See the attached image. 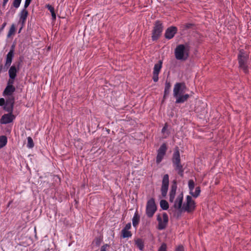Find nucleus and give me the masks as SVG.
Wrapping results in <instances>:
<instances>
[{
  "label": "nucleus",
  "mask_w": 251,
  "mask_h": 251,
  "mask_svg": "<svg viewBox=\"0 0 251 251\" xmlns=\"http://www.w3.org/2000/svg\"><path fill=\"white\" fill-rule=\"evenodd\" d=\"M196 207V203L190 196H187L186 202L183 204L182 211H187L188 213L193 211Z\"/></svg>",
  "instance_id": "obj_6"
},
{
  "label": "nucleus",
  "mask_w": 251,
  "mask_h": 251,
  "mask_svg": "<svg viewBox=\"0 0 251 251\" xmlns=\"http://www.w3.org/2000/svg\"><path fill=\"white\" fill-rule=\"evenodd\" d=\"M157 220L158 222V229L162 230L166 228L168 223V216L166 213H164L162 218L158 215L157 217Z\"/></svg>",
  "instance_id": "obj_9"
},
{
  "label": "nucleus",
  "mask_w": 251,
  "mask_h": 251,
  "mask_svg": "<svg viewBox=\"0 0 251 251\" xmlns=\"http://www.w3.org/2000/svg\"><path fill=\"white\" fill-rule=\"evenodd\" d=\"M160 205L161 208L165 210H166L169 208V204L168 202L164 200H162L160 202Z\"/></svg>",
  "instance_id": "obj_25"
},
{
  "label": "nucleus",
  "mask_w": 251,
  "mask_h": 251,
  "mask_svg": "<svg viewBox=\"0 0 251 251\" xmlns=\"http://www.w3.org/2000/svg\"><path fill=\"white\" fill-rule=\"evenodd\" d=\"M132 225L133 226L136 228L140 222V216L139 215L138 212L136 211L132 218Z\"/></svg>",
  "instance_id": "obj_19"
},
{
  "label": "nucleus",
  "mask_w": 251,
  "mask_h": 251,
  "mask_svg": "<svg viewBox=\"0 0 251 251\" xmlns=\"http://www.w3.org/2000/svg\"><path fill=\"white\" fill-rule=\"evenodd\" d=\"M16 91V88L14 86H6L4 89L2 95L4 97L6 96H13V93Z\"/></svg>",
  "instance_id": "obj_16"
},
{
  "label": "nucleus",
  "mask_w": 251,
  "mask_h": 251,
  "mask_svg": "<svg viewBox=\"0 0 251 251\" xmlns=\"http://www.w3.org/2000/svg\"><path fill=\"white\" fill-rule=\"evenodd\" d=\"M176 186H172L171 191H174V193L176 194Z\"/></svg>",
  "instance_id": "obj_44"
},
{
  "label": "nucleus",
  "mask_w": 251,
  "mask_h": 251,
  "mask_svg": "<svg viewBox=\"0 0 251 251\" xmlns=\"http://www.w3.org/2000/svg\"><path fill=\"white\" fill-rule=\"evenodd\" d=\"M193 25L192 24H191V23H188V24H186L185 25V26L186 28H191L192 26Z\"/></svg>",
  "instance_id": "obj_42"
},
{
  "label": "nucleus",
  "mask_w": 251,
  "mask_h": 251,
  "mask_svg": "<svg viewBox=\"0 0 251 251\" xmlns=\"http://www.w3.org/2000/svg\"><path fill=\"white\" fill-rule=\"evenodd\" d=\"M177 28L176 26H171L167 28L165 32V37L168 40L172 39L176 33Z\"/></svg>",
  "instance_id": "obj_13"
},
{
  "label": "nucleus",
  "mask_w": 251,
  "mask_h": 251,
  "mask_svg": "<svg viewBox=\"0 0 251 251\" xmlns=\"http://www.w3.org/2000/svg\"><path fill=\"white\" fill-rule=\"evenodd\" d=\"M30 3L31 2L25 0L24 7L23 9H25V10H26V8L28 7Z\"/></svg>",
  "instance_id": "obj_40"
},
{
  "label": "nucleus",
  "mask_w": 251,
  "mask_h": 251,
  "mask_svg": "<svg viewBox=\"0 0 251 251\" xmlns=\"http://www.w3.org/2000/svg\"><path fill=\"white\" fill-rule=\"evenodd\" d=\"M108 247H109V245L108 244H104L101 247L100 251H106Z\"/></svg>",
  "instance_id": "obj_37"
},
{
  "label": "nucleus",
  "mask_w": 251,
  "mask_h": 251,
  "mask_svg": "<svg viewBox=\"0 0 251 251\" xmlns=\"http://www.w3.org/2000/svg\"><path fill=\"white\" fill-rule=\"evenodd\" d=\"M188 187L190 192L193 191L195 187V183L193 180L190 179L188 181Z\"/></svg>",
  "instance_id": "obj_31"
},
{
  "label": "nucleus",
  "mask_w": 251,
  "mask_h": 251,
  "mask_svg": "<svg viewBox=\"0 0 251 251\" xmlns=\"http://www.w3.org/2000/svg\"><path fill=\"white\" fill-rule=\"evenodd\" d=\"M135 244L136 246L140 250H143L144 248V245L141 239H138L136 241Z\"/></svg>",
  "instance_id": "obj_28"
},
{
  "label": "nucleus",
  "mask_w": 251,
  "mask_h": 251,
  "mask_svg": "<svg viewBox=\"0 0 251 251\" xmlns=\"http://www.w3.org/2000/svg\"><path fill=\"white\" fill-rule=\"evenodd\" d=\"M172 162L176 171H178V173L183 172V168L180 164V153L178 147L175 148L173 155Z\"/></svg>",
  "instance_id": "obj_5"
},
{
  "label": "nucleus",
  "mask_w": 251,
  "mask_h": 251,
  "mask_svg": "<svg viewBox=\"0 0 251 251\" xmlns=\"http://www.w3.org/2000/svg\"><path fill=\"white\" fill-rule=\"evenodd\" d=\"M163 30L162 23L159 20L155 22L152 30L151 39L152 41L157 40L160 37Z\"/></svg>",
  "instance_id": "obj_4"
},
{
  "label": "nucleus",
  "mask_w": 251,
  "mask_h": 251,
  "mask_svg": "<svg viewBox=\"0 0 251 251\" xmlns=\"http://www.w3.org/2000/svg\"><path fill=\"white\" fill-rule=\"evenodd\" d=\"M162 61L159 60L157 63L155 64L154 66L152 79L155 82H156L158 80V75L162 67Z\"/></svg>",
  "instance_id": "obj_11"
},
{
  "label": "nucleus",
  "mask_w": 251,
  "mask_h": 251,
  "mask_svg": "<svg viewBox=\"0 0 251 251\" xmlns=\"http://www.w3.org/2000/svg\"><path fill=\"white\" fill-rule=\"evenodd\" d=\"M6 104V100L4 98H0V106L5 105Z\"/></svg>",
  "instance_id": "obj_38"
},
{
  "label": "nucleus",
  "mask_w": 251,
  "mask_h": 251,
  "mask_svg": "<svg viewBox=\"0 0 251 251\" xmlns=\"http://www.w3.org/2000/svg\"><path fill=\"white\" fill-rule=\"evenodd\" d=\"M169 184V176L168 175V174H166L163 176L162 182V186L161 188V195L162 197L164 198L167 195L168 190Z\"/></svg>",
  "instance_id": "obj_10"
},
{
  "label": "nucleus",
  "mask_w": 251,
  "mask_h": 251,
  "mask_svg": "<svg viewBox=\"0 0 251 251\" xmlns=\"http://www.w3.org/2000/svg\"><path fill=\"white\" fill-rule=\"evenodd\" d=\"M14 79L12 78H9L7 81V84L6 86H14L13 84L14 83Z\"/></svg>",
  "instance_id": "obj_36"
},
{
  "label": "nucleus",
  "mask_w": 251,
  "mask_h": 251,
  "mask_svg": "<svg viewBox=\"0 0 251 251\" xmlns=\"http://www.w3.org/2000/svg\"><path fill=\"white\" fill-rule=\"evenodd\" d=\"M6 25V23L4 22L2 24L1 27H0V30L2 31Z\"/></svg>",
  "instance_id": "obj_45"
},
{
  "label": "nucleus",
  "mask_w": 251,
  "mask_h": 251,
  "mask_svg": "<svg viewBox=\"0 0 251 251\" xmlns=\"http://www.w3.org/2000/svg\"><path fill=\"white\" fill-rule=\"evenodd\" d=\"M183 199V196L181 193L177 196L175 201L174 207L175 209L182 211Z\"/></svg>",
  "instance_id": "obj_15"
},
{
  "label": "nucleus",
  "mask_w": 251,
  "mask_h": 251,
  "mask_svg": "<svg viewBox=\"0 0 251 251\" xmlns=\"http://www.w3.org/2000/svg\"><path fill=\"white\" fill-rule=\"evenodd\" d=\"M14 57V50L11 49L6 55L5 66L9 67L10 66L13 58Z\"/></svg>",
  "instance_id": "obj_17"
},
{
  "label": "nucleus",
  "mask_w": 251,
  "mask_h": 251,
  "mask_svg": "<svg viewBox=\"0 0 251 251\" xmlns=\"http://www.w3.org/2000/svg\"><path fill=\"white\" fill-rule=\"evenodd\" d=\"M27 147L28 148H32L34 147V143L31 137H27Z\"/></svg>",
  "instance_id": "obj_30"
},
{
  "label": "nucleus",
  "mask_w": 251,
  "mask_h": 251,
  "mask_svg": "<svg viewBox=\"0 0 251 251\" xmlns=\"http://www.w3.org/2000/svg\"><path fill=\"white\" fill-rule=\"evenodd\" d=\"M201 193V188L199 186L197 187L195 189V191L194 192L193 191L190 192V194L194 198H196L198 197Z\"/></svg>",
  "instance_id": "obj_26"
},
{
  "label": "nucleus",
  "mask_w": 251,
  "mask_h": 251,
  "mask_svg": "<svg viewBox=\"0 0 251 251\" xmlns=\"http://www.w3.org/2000/svg\"><path fill=\"white\" fill-rule=\"evenodd\" d=\"M21 1L22 0H13L12 6L15 8H19L21 4Z\"/></svg>",
  "instance_id": "obj_32"
},
{
  "label": "nucleus",
  "mask_w": 251,
  "mask_h": 251,
  "mask_svg": "<svg viewBox=\"0 0 251 251\" xmlns=\"http://www.w3.org/2000/svg\"><path fill=\"white\" fill-rule=\"evenodd\" d=\"M16 117L13 114L7 113L3 114L0 119L1 124H8L12 123Z\"/></svg>",
  "instance_id": "obj_12"
},
{
  "label": "nucleus",
  "mask_w": 251,
  "mask_h": 251,
  "mask_svg": "<svg viewBox=\"0 0 251 251\" xmlns=\"http://www.w3.org/2000/svg\"><path fill=\"white\" fill-rule=\"evenodd\" d=\"M168 127V125L167 123H166V124H165L164 126H163V127L162 128V130H161V132L163 134H165V135L164 137L165 138H167L169 136V133H170V132L169 131L166 132Z\"/></svg>",
  "instance_id": "obj_27"
},
{
  "label": "nucleus",
  "mask_w": 251,
  "mask_h": 251,
  "mask_svg": "<svg viewBox=\"0 0 251 251\" xmlns=\"http://www.w3.org/2000/svg\"><path fill=\"white\" fill-rule=\"evenodd\" d=\"M157 210V207L153 198L150 199L146 205V214L149 218L152 217Z\"/></svg>",
  "instance_id": "obj_7"
},
{
  "label": "nucleus",
  "mask_w": 251,
  "mask_h": 251,
  "mask_svg": "<svg viewBox=\"0 0 251 251\" xmlns=\"http://www.w3.org/2000/svg\"><path fill=\"white\" fill-rule=\"evenodd\" d=\"M6 103L14 105L15 103V98L14 96H6Z\"/></svg>",
  "instance_id": "obj_24"
},
{
  "label": "nucleus",
  "mask_w": 251,
  "mask_h": 251,
  "mask_svg": "<svg viewBox=\"0 0 251 251\" xmlns=\"http://www.w3.org/2000/svg\"><path fill=\"white\" fill-rule=\"evenodd\" d=\"M25 0L26 1H28L29 2H31L32 0Z\"/></svg>",
  "instance_id": "obj_47"
},
{
  "label": "nucleus",
  "mask_w": 251,
  "mask_h": 251,
  "mask_svg": "<svg viewBox=\"0 0 251 251\" xmlns=\"http://www.w3.org/2000/svg\"><path fill=\"white\" fill-rule=\"evenodd\" d=\"M17 70L14 65L12 66L9 71L8 74L10 78L15 79L17 75Z\"/></svg>",
  "instance_id": "obj_18"
},
{
  "label": "nucleus",
  "mask_w": 251,
  "mask_h": 251,
  "mask_svg": "<svg viewBox=\"0 0 251 251\" xmlns=\"http://www.w3.org/2000/svg\"><path fill=\"white\" fill-rule=\"evenodd\" d=\"M132 236L131 231L125 229H122L121 231V237L123 238H129Z\"/></svg>",
  "instance_id": "obj_22"
},
{
  "label": "nucleus",
  "mask_w": 251,
  "mask_h": 251,
  "mask_svg": "<svg viewBox=\"0 0 251 251\" xmlns=\"http://www.w3.org/2000/svg\"><path fill=\"white\" fill-rule=\"evenodd\" d=\"M7 2H4V1H2V6L3 8H5V6L7 4Z\"/></svg>",
  "instance_id": "obj_46"
},
{
  "label": "nucleus",
  "mask_w": 251,
  "mask_h": 251,
  "mask_svg": "<svg viewBox=\"0 0 251 251\" xmlns=\"http://www.w3.org/2000/svg\"><path fill=\"white\" fill-rule=\"evenodd\" d=\"M175 195H176V194L174 193V191H170V194H169V195H170V202H173V201H174V200L175 199Z\"/></svg>",
  "instance_id": "obj_34"
},
{
  "label": "nucleus",
  "mask_w": 251,
  "mask_h": 251,
  "mask_svg": "<svg viewBox=\"0 0 251 251\" xmlns=\"http://www.w3.org/2000/svg\"><path fill=\"white\" fill-rule=\"evenodd\" d=\"M186 88L184 82L176 83L173 89V96L176 99V103H182L186 101L190 97L188 94H183Z\"/></svg>",
  "instance_id": "obj_1"
},
{
  "label": "nucleus",
  "mask_w": 251,
  "mask_h": 251,
  "mask_svg": "<svg viewBox=\"0 0 251 251\" xmlns=\"http://www.w3.org/2000/svg\"><path fill=\"white\" fill-rule=\"evenodd\" d=\"M249 59V54L243 49L240 50L238 54V61L239 67L242 69L244 73H249V67L248 65V61Z\"/></svg>",
  "instance_id": "obj_3"
},
{
  "label": "nucleus",
  "mask_w": 251,
  "mask_h": 251,
  "mask_svg": "<svg viewBox=\"0 0 251 251\" xmlns=\"http://www.w3.org/2000/svg\"><path fill=\"white\" fill-rule=\"evenodd\" d=\"M190 49L187 44H179L175 49V56L178 60L185 61L189 55Z\"/></svg>",
  "instance_id": "obj_2"
},
{
  "label": "nucleus",
  "mask_w": 251,
  "mask_h": 251,
  "mask_svg": "<svg viewBox=\"0 0 251 251\" xmlns=\"http://www.w3.org/2000/svg\"><path fill=\"white\" fill-rule=\"evenodd\" d=\"M171 87V85L170 82L166 81L165 85L164 98H165L170 93V90Z\"/></svg>",
  "instance_id": "obj_20"
},
{
  "label": "nucleus",
  "mask_w": 251,
  "mask_h": 251,
  "mask_svg": "<svg viewBox=\"0 0 251 251\" xmlns=\"http://www.w3.org/2000/svg\"><path fill=\"white\" fill-rule=\"evenodd\" d=\"M167 150V145L165 143L162 144L157 151L156 162L159 164L165 156Z\"/></svg>",
  "instance_id": "obj_8"
},
{
  "label": "nucleus",
  "mask_w": 251,
  "mask_h": 251,
  "mask_svg": "<svg viewBox=\"0 0 251 251\" xmlns=\"http://www.w3.org/2000/svg\"><path fill=\"white\" fill-rule=\"evenodd\" d=\"M46 6L51 13L54 12V7L51 5L47 4Z\"/></svg>",
  "instance_id": "obj_35"
},
{
  "label": "nucleus",
  "mask_w": 251,
  "mask_h": 251,
  "mask_svg": "<svg viewBox=\"0 0 251 251\" xmlns=\"http://www.w3.org/2000/svg\"><path fill=\"white\" fill-rule=\"evenodd\" d=\"M51 17H52V20H55L56 19V17L55 12L51 13Z\"/></svg>",
  "instance_id": "obj_43"
},
{
  "label": "nucleus",
  "mask_w": 251,
  "mask_h": 251,
  "mask_svg": "<svg viewBox=\"0 0 251 251\" xmlns=\"http://www.w3.org/2000/svg\"><path fill=\"white\" fill-rule=\"evenodd\" d=\"M3 1L7 3L9 0H3Z\"/></svg>",
  "instance_id": "obj_48"
},
{
  "label": "nucleus",
  "mask_w": 251,
  "mask_h": 251,
  "mask_svg": "<svg viewBox=\"0 0 251 251\" xmlns=\"http://www.w3.org/2000/svg\"><path fill=\"white\" fill-rule=\"evenodd\" d=\"M15 31V26L14 24H12V25L10 27V28L8 31V34H7V37L9 38L12 35H13Z\"/></svg>",
  "instance_id": "obj_29"
},
{
  "label": "nucleus",
  "mask_w": 251,
  "mask_h": 251,
  "mask_svg": "<svg viewBox=\"0 0 251 251\" xmlns=\"http://www.w3.org/2000/svg\"><path fill=\"white\" fill-rule=\"evenodd\" d=\"M158 251H167V245L165 243H163L158 249Z\"/></svg>",
  "instance_id": "obj_33"
},
{
  "label": "nucleus",
  "mask_w": 251,
  "mask_h": 251,
  "mask_svg": "<svg viewBox=\"0 0 251 251\" xmlns=\"http://www.w3.org/2000/svg\"><path fill=\"white\" fill-rule=\"evenodd\" d=\"M7 143V138L5 135L0 136V149L6 146Z\"/></svg>",
  "instance_id": "obj_21"
},
{
  "label": "nucleus",
  "mask_w": 251,
  "mask_h": 251,
  "mask_svg": "<svg viewBox=\"0 0 251 251\" xmlns=\"http://www.w3.org/2000/svg\"><path fill=\"white\" fill-rule=\"evenodd\" d=\"M14 105L6 104L4 106L3 109L8 112V113L13 114Z\"/></svg>",
  "instance_id": "obj_23"
},
{
  "label": "nucleus",
  "mask_w": 251,
  "mask_h": 251,
  "mask_svg": "<svg viewBox=\"0 0 251 251\" xmlns=\"http://www.w3.org/2000/svg\"><path fill=\"white\" fill-rule=\"evenodd\" d=\"M28 13L27 10L23 9L19 14V23H21L22 27L19 30V32L21 31L23 26L25 25V21L26 20Z\"/></svg>",
  "instance_id": "obj_14"
},
{
  "label": "nucleus",
  "mask_w": 251,
  "mask_h": 251,
  "mask_svg": "<svg viewBox=\"0 0 251 251\" xmlns=\"http://www.w3.org/2000/svg\"><path fill=\"white\" fill-rule=\"evenodd\" d=\"M131 227V225L130 223H127L125 226L124 227L123 229L129 230Z\"/></svg>",
  "instance_id": "obj_39"
},
{
  "label": "nucleus",
  "mask_w": 251,
  "mask_h": 251,
  "mask_svg": "<svg viewBox=\"0 0 251 251\" xmlns=\"http://www.w3.org/2000/svg\"><path fill=\"white\" fill-rule=\"evenodd\" d=\"M176 251H184V248L182 246H179L176 249Z\"/></svg>",
  "instance_id": "obj_41"
}]
</instances>
